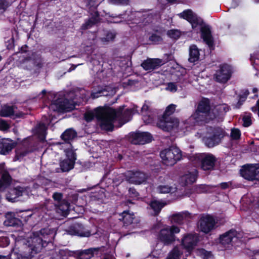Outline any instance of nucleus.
<instances>
[{"instance_id": "obj_1", "label": "nucleus", "mask_w": 259, "mask_h": 259, "mask_svg": "<svg viewBox=\"0 0 259 259\" xmlns=\"http://www.w3.org/2000/svg\"><path fill=\"white\" fill-rule=\"evenodd\" d=\"M54 236L53 231L48 228L34 232L33 237L18 248V258H32L35 254L41 251L43 248L52 244Z\"/></svg>"}, {"instance_id": "obj_2", "label": "nucleus", "mask_w": 259, "mask_h": 259, "mask_svg": "<svg viewBox=\"0 0 259 259\" xmlns=\"http://www.w3.org/2000/svg\"><path fill=\"white\" fill-rule=\"evenodd\" d=\"M192 116L195 122L199 124L208 123L217 117L213 110L211 111L210 102L208 98H203L199 102Z\"/></svg>"}, {"instance_id": "obj_3", "label": "nucleus", "mask_w": 259, "mask_h": 259, "mask_svg": "<svg viewBox=\"0 0 259 259\" xmlns=\"http://www.w3.org/2000/svg\"><path fill=\"white\" fill-rule=\"evenodd\" d=\"M176 110V105H168L161 116L157 118L156 126L164 132H170L177 128L179 125V120L176 118L171 117Z\"/></svg>"}, {"instance_id": "obj_4", "label": "nucleus", "mask_w": 259, "mask_h": 259, "mask_svg": "<svg viewBox=\"0 0 259 259\" xmlns=\"http://www.w3.org/2000/svg\"><path fill=\"white\" fill-rule=\"evenodd\" d=\"M124 105L119 106L116 109L108 107L107 108L108 120L111 121L112 127L111 130H108V132H112L114 130V121L118 119L119 121V127L124 124L130 121L134 113V109L132 108H127L124 110Z\"/></svg>"}, {"instance_id": "obj_5", "label": "nucleus", "mask_w": 259, "mask_h": 259, "mask_svg": "<svg viewBox=\"0 0 259 259\" xmlns=\"http://www.w3.org/2000/svg\"><path fill=\"white\" fill-rule=\"evenodd\" d=\"M107 108L99 107L96 108L94 112H87L84 114V118L87 122H90L95 117L101 128L108 132L112 130L111 121L108 120Z\"/></svg>"}, {"instance_id": "obj_6", "label": "nucleus", "mask_w": 259, "mask_h": 259, "mask_svg": "<svg viewBox=\"0 0 259 259\" xmlns=\"http://www.w3.org/2000/svg\"><path fill=\"white\" fill-rule=\"evenodd\" d=\"M207 135L204 138V141L206 146L209 148L219 145L225 137L229 136L225 129L219 126H209Z\"/></svg>"}, {"instance_id": "obj_7", "label": "nucleus", "mask_w": 259, "mask_h": 259, "mask_svg": "<svg viewBox=\"0 0 259 259\" xmlns=\"http://www.w3.org/2000/svg\"><path fill=\"white\" fill-rule=\"evenodd\" d=\"M160 156L164 164L167 166H172L182 158V152L180 149L175 146H170L162 150Z\"/></svg>"}, {"instance_id": "obj_8", "label": "nucleus", "mask_w": 259, "mask_h": 259, "mask_svg": "<svg viewBox=\"0 0 259 259\" xmlns=\"http://www.w3.org/2000/svg\"><path fill=\"white\" fill-rule=\"evenodd\" d=\"M180 228L175 225L166 227L161 229L158 235V239L160 242L165 245L171 244L176 240L175 234L179 233Z\"/></svg>"}, {"instance_id": "obj_9", "label": "nucleus", "mask_w": 259, "mask_h": 259, "mask_svg": "<svg viewBox=\"0 0 259 259\" xmlns=\"http://www.w3.org/2000/svg\"><path fill=\"white\" fill-rule=\"evenodd\" d=\"M164 56L166 58L163 59L148 58L142 62L141 66L145 71H151L158 69L171 60L170 54H165Z\"/></svg>"}, {"instance_id": "obj_10", "label": "nucleus", "mask_w": 259, "mask_h": 259, "mask_svg": "<svg viewBox=\"0 0 259 259\" xmlns=\"http://www.w3.org/2000/svg\"><path fill=\"white\" fill-rule=\"evenodd\" d=\"M63 194L61 192H55L52 198L55 203V209L57 213L63 217H66L69 213V203L65 199H63Z\"/></svg>"}, {"instance_id": "obj_11", "label": "nucleus", "mask_w": 259, "mask_h": 259, "mask_svg": "<svg viewBox=\"0 0 259 259\" xmlns=\"http://www.w3.org/2000/svg\"><path fill=\"white\" fill-rule=\"evenodd\" d=\"M198 240V237L195 234H187L183 237L180 245L183 249L186 250V256L191 254Z\"/></svg>"}, {"instance_id": "obj_12", "label": "nucleus", "mask_w": 259, "mask_h": 259, "mask_svg": "<svg viewBox=\"0 0 259 259\" xmlns=\"http://www.w3.org/2000/svg\"><path fill=\"white\" fill-rule=\"evenodd\" d=\"M67 234L81 237H89L92 235L90 230L86 229L84 226L80 223H74L69 226L66 230Z\"/></svg>"}, {"instance_id": "obj_13", "label": "nucleus", "mask_w": 259, "mask_h": 259, "mask_svg": "<svg viewBox=\"0 0 259 259\" xmlns=\"http://www.w3.org/2000/svg\"><path fill=\"white\" fill-rule=\"evenodd\" d=\"M129 138L131 143L135 145H143L150 143L153 139L152 135L148 132H142L139 131L130 133Z\"/></svg>"}, {"instance_id": "obj_14", "label": "nucleus", "mask_w": 259, "mask_h": 259, "mask_svg": "<svg viewBox=\"0 0 259 259\" xmlns=\"http://www.w3.org/2000/svg\"><path fill=\"white\" fill-rule=\"evenodd\" d=\"M216 223L214 218L210 214L203 215L199 222L200 231L204 234H208L215 229Z\"/></svg>"}, {"instance_id": "obj_15", "label": "nucleus", "mask_w": 259, "mask_h": 259, "mask_svg": "<svg viewBox=\"0 0 259 259\" xmlns=\"http://www.w3.org/2000/svg\"><path fill=\"white\" fill-rule=\"evenodd\" d=\"M232 69L230 65L223 64L220 65V68L215 74L214 78L216 81L220 83H226L232 76Z\"/></svg>"}, {"instance_id": "obj_16", "label": "nucleus", "mask_w": 259, "mask_h": 259, "mask_svg": "<svg viewBox=\"0 0 259 259\" xmlns=\"http://www.w3.org/2000/svg\"><path fill=\"white\" fill-rule=\"evenodd\" d=\"M51 106V108L55 106V110L61 112H69L75 108V105L73 103V101L67 98L58 99L54 101Z\"/></svg>"}, {"instance_id": "obj_17", "label": "nucleus", "mask_w": 259, "mask_h": 259, "mask_svg": "<svg viewBox=\"0 0 259 259\" xmlns=\"http://www.w3.org/2000/svg\"><path fill=\"white\" fill-rule=\"evenodd\" d=\"M240 174L245 179L249 181L259 180V168L251 164H246L240 170Z\"/></svg>"}, {"instance_id": "obj_18", "label": "nucleus", "mask_w": 259, "mask_h": 259, "mask_svg": "<svg viewBox=\"0 0 259 259\" xmlns=\"http://www.w3.org/2000/svg\"><path fill=\"white\" fill-rule=\"evenodd\" d=\"M201 37L210 50L214 49V41L212 35L211 27L208 25H204L200 28Z\"/></svg>"}, {"instance_id": "obj_19", "label": "nucleus", "mask_w": 259, "mask_h": 259, "mask_svg": "<svg viewBox=\"0 0 259 259\" xmlns=\"http://www.w3.org/2000/svg\"><path fill=\"white\" fill-rule=\"evenodd\" d=\"M126 178L129 183L136 185L141 184L147 180L146 174L139 170L128 171L126 175Z\"/></svg>"}, {"instance_id": "obj_20", "label": "nucleus", "mask_w": 259, "mask_h": 259, "mask_svg": "<svg viewBox=\"0 0 259 259\" xmlns=\"http://www.w3.org/2000/svg\"><path fill=\"white\" fill-rule=\"evenodd\" d=\"M104 246L91 247L87 249L81 250L78 252L77 256L78 259H91L95 256H98L102 254Z\"/></svg>"}, {"instance_id": "obj_21", "label": "nucleus", "mask_w": 259, "mask_h": 259, "mask_svg": "<svg viewBox=\"0 0 259 259\" xmlns=\"http://www.w3.org/2000/svg\"><path fill=\"white\" fill-rule=\"evenodd\" d=\"M66 156L68 158L60 162V166L63 172L69 171L73 169L76 159V153L74 152H67Z\"/></svg>"}, {"instance_id": "obj_22", "label": "nucleus", "mask_w": 259, "mask_h": 259, "mask_svg": "<svg viewBox=\"0 0 259 259\" xmlns=\"http://www.w3.org/2000/svg\"><path fill=\"white\" fill-rule=\"evenodd\" d=\"M0 190L5 191L8 188L12 182V178L9 171L5 169V164H0Z\"/></svg>"}, {"instance_id": "obj_23", "label": "nucleus", "mask_w": 259, "mask_h": 259, "mask_svg": "<svg viewBox=\"0 0 259 259\" xmlns=\"http://www.w3.org/2000/svg\"><path fill=\"white\" fill-rule=\"evenodd\" d=\"M216 161L215 157L212 154H204L201 160V169L205 171L213 170Z\"/></svg>"}, {"instance_id": "obj_24", "label": "nucleus", "mask_w": 259, "mask_h": 259, "mask_svg": "<svg viewBox=\"0 0 259 259\" xmlns=\"http://www.w3.org/2000/svg\"><path fill=\"white\" fill-rule=\"evenodd\" d=\"M24 191V188L20 186L10 189L6 194V199L9 202H15L17 201L18 197L22 196Z\"/></svg>"}, {"instance_id": "obj_25", "label": "nucleus", "mask_w": 259, "mask_h": 259, "mask_svg": "<svg viewBox=\"0 0 259 259\" xmlns=\"http://www.w3.org/2000/svg\"><path fill=\"white\" fill-rule=\"evenodd\" d=\"M6 220L4 224L6 226L13 227L16 228H21L23 226L22 221L15 217V214L12 212L8 213L6 215Z\"/></svg>"}, {"instance_id": "obj_26", "label": "nucleus", "mask_w": 259, "mask_h": 259, "mask_svg": "<svg viewBox=\"0 0 259 259\" xmlns=\"http://www.w3.org/2000/svg\"><path fill=\"white\" fill-rule=\"evenodd\" d=\"M16 143L10 139H0V153L6 155L15 147Z\"/></svg>"}, {"instance_id": "obj_27", "label": "nucleus", "mask_w": 259, "mask_h": 259, "mask_svg": "<svg viewBox=\"0 0 259 259\" xmlns=\"http://www.w3.org/2000/svg\"><path fill=\"white\" fill-rule=\"evenodd\" d=\"M236 235V231L235 229H232L220 236V242L223 245H228L231 243L233 239Z\"/></svg>"}, {"instance_id": "obj_28", "label": "nucleus", "mask_w": 259, "mask_h": 259, "mask_svg": "<svg viewBox=\"0 0 259 259\" xmlns=\"http://www.w3.org/2000/svg\"><path fill=\"white\" fill-rule=\"evenodd\" d=\"M119 220L122 222L124 226H128L131 225L135 218L133 212L131 213L130 210H124L119 214Z\"/></svg>"}, {"instance_id": "obj_29", "label": "nucleus", "mask_w": 259, "mask_h": 259, "mask_svg": "<svg viewBox=\"0 0 259 259\" xmlns=\"http://www.w3.org/2000/svg\"><path fill=\"white\" fill-rule=\"evenodd\" d=\"M25 57L24 61H33L34 65L38 68H41L43 66V62L40 56L37 55L35 52H31V54Z\"/></svg>"}, {"instance_id": "obj_30", "label": "nucleus", "mask_w": 259, "mask_h": 259, "mask_svg": "<svg viewBox=\"0 0 259 259\" xmlns=\"http://www.w3.org/2000/svg\"><path fill=\"white\" fill-rule=\"evenodd\" d=\"M47 127L44 123H39L33 130V134L38 136L41 140H44L46 137Z\"/></svg>"}, {"instance_id": "obj_31", "label": "nucleus", "mask_w": 259, "mask_h": 259, "mask_svg": "<svg viewBox=\"0 0 259 259\" xmlns=\"http://www.w3.org/2000/svg\"><path fill=\"white\" fill-rule=\"evenodd\" d=\"M99 12L97 11L95 12V15L94 16L89 18L87 21L85 22V23L82 24L80 29L82 30H85L92 27L99 22Z\"/></svg>"}, {"instance_id": "obj_32", "label": "nucleus", "mask_w": 259, "mask_h": 259, "mask_svg": "<svg viewBox=\"0 0 259 259\" xmlns=\"http://www.w3.org/2000/svg\"><path fill=\"white\" fill-rule=\"evenodd\" d=\"M199 50L195 45H191L189 47V58L188 60L191 63H194L199 59Z\"/></svg>"}, {"instance_id": "obj_33", "label": "nucleus", "mask_w": 259, "mask_h": 259, "mask_svg": "<svg viewBox=\"0 0 259 259\" xmlns=\"http://www.w3.org/2000/svg\"><path fill=\"white\" fill-rule=\"evenodd\" d=\"M77 137L76 132L73 128H68L65 130L61 135V139L65 143H69L70 141L72 140Z\"/></svg>"}, {"instance_id": "obj_34", "label": "nucleus", "mask_w": 259, "mask_h": 259, "mask_svg": "<svg viewBox=\"0 0 259 259\" xmlns=\"http://www.w3.org/2000/svg\"><path fill=\"white\" fill-rule=\"evenodd\" d=\"M109 87L108 86L99 87L98 90L92 93L91 96L94 99L101 96H107L109 95Z\"/></svg>"}, {"instance_id": "obj_35", "label": "nucleus", "mask_w": 259, "mask_h": 259, "mask_svg": "<svg viewBox=\"0 0 259 259\" xmlns=\"http://www.w3.org/2000/svg\"><path fill=\"white\" fill-rule=\"evenodd\" d=\"M198 177V171L195 169L193 171L189 172L184 176L186 185H191L196 182Z\"/></svg>"}, {"instance_id": "obj_36", "label": "nucleus", "mask_w": 259, "mask_h": 259, "mask_svg": "<svg viewBox=\"0 0 259 259\" xmlns=\"http://www.w3.org/2000/svg\"><path fill=\"white\" fill-rule=\"evenodd\" d=\"M157 113L155 111H152L151 112H149L145 114H143L142 119L146 124H156V120L157 119L156 116Z\"/></svg>"}, {"instance_id": "obj_37", "label": "nucleus", "mask_w": 259, "mask_h": 259, "mask_svg": "<svg viewBox=\"0 0 259 259\" xmlns=\"http://www.w3.org/2000/svg\"><path fill=\"white\" fill-rule=\"evenodd\" d=\"M154 31L155 33H149L148 40L154 45L160 44L163 41L161 31L158 30H154Z\"/></svg>"}, {"instance_id": "obj_38", "label": "nucleus", "mask_w": 259, "mask_h": 259, "mask_svg": "<svg viewBox=\"0 0 259 259\" xmlns=\"http://www.w3.org/2000/svg\"><path fill=\"white\" fill-rule=\"evenodd\" d=\"M184 214H185V217H188L190 215V213L186 211L183 214L179 213L176 214H174L171 216V222L172 223L179 224V225H182L183 224L184 221Z\"/></svg>"}, {"instance_id": "obj_39", "label": "nucleus", "mask_w": 259, "mask_h": 259, "mask_svg": "<svg viewBox=\"0 0 259 259\" xmlns=\"http://www.w3.org/2000/svg\"><path fill=\"white\" fill-rule=\"evenodd\" d=\"M164 205V203L157 200L152 201L150 204V207L154 211V216H157L159 214Z\"/></svg>"}, {"instance_id": "obj_40", "label": "nucleus", "mask_w": 259, "mask_h": 259, "mask_svg": "<svg viewBox=\"0 0 259 259\" xmlns=\"http://www.w3.org/2000/svg\"><path fill=\"white\" fill-rule=\"evenodd\" d=\"M0 115L2 117H11L15 115L13 106H5L1 111Z\"/></svg>"}, {"instance_id": "obj_41", "label": "nucleus", "mask_w": 259, "mask_h": 259, "mask_svg": "<svg viewBox=\"0 0 259 259\" xmlns=\"http://www.w3.org/2000/svg\"><path fill=\"white\" fill-rule=\"evenodd\" d=\"M189 23L191 24L192 28L193 29H195L198 26H200L201 27L205 25L203 20L196 14Z\"/></svg>"}, {"instance_id": "obj_42", "label": "nucleus", "mask_w": 259, "mask_h": 259, "mask_svg": "<svg viewBox=\"0 0 259 259\" xmlns=\"http://www.w3.org/2000/svg\"><path fill=\"white\" fill-rule=\"evenodd\" d=\"M195 14L191 9H187L180 14V16L183 19L190 22L195 16Z\"/></svg>"}, {"instance_id": "obj_43", "label": "nucleus", "mask_w": 259, "mask_h": 259, "mask_svg": "<svg viewBox=\"0 0 259 259\" xmlns=\"http://www.w3.org/2000/svg\"><path fill=\"white\" fill-rule=\"evenodd\" d=\"M249 92L248 90H245L242 94L238 96V101L235 105V108L236 109H239L242 105L243 103L246 100Z\"/></svg>"}, {"instance_id": "obj_44", "label": "nucleus", "mask_w": 259, "mask_h": 259, "mask_svg": "<svg viewBox=\"0 0 259 259\" xmlns=\"http://www.w3.org/2000/svg\"><path fill=\"white\" fill-rule=\"evenodd\" d=\"M183 254L177 246H175L168 254L166 259H179Z\"/></svg>"}, {"instance_id": "obj_45", "label": "nucleus", "mask_w": 259, "mask_h": 259, "mask_svg": "<svg viewBox=\"0 0 259 259\" xmlns=\"http://www.w3.org/2000/svg\"><path fill=\"white\" fill-rule=\"evenodd\" d=\"M252 114L250 112H245V115L242 117V120L243 121L242 125L244 127L250 126L252 122L251 120Z\"/></svg>"}, {"instance_id": "obj_46", "label": "nucleus", "mask_w": 259, "mask_h": 259, "mask_svg": "<svg viewBox=\"0 0 259 259\" xmlns=\"http://www.w3.org/2000/svg\"><path fill=\"white\" fill-rule=\"evenodd\" d=\"M241 135V131L237 128H232L231 130L230 138L232 140H238Z\"/></svg>"}, {"instance_id": "obj_47", "label": "nucleus", "mask_w": 259, "mask_h": 259, "mask_svg": "<svg viewBox=\"0 0 259 259\" xmlns=\"http://www.w3.org/2000/svg\"><path fill=\"white\" fill-rule=\"evenodd\" d=\"M167 35L171 38L178 39L181 35V32L177 29H170L167 32Z\"/></svg>"}, {"instance_id": "obj_48", "label": "nucleus", "mask_w": 259, "mask_h": 259, "mask_svg": "<svg viewBox=\"0 0 259 259\" xmlns=\"http://www.w3.org/2000/svg\"><path fill=\"white\" fill-rule=\"evenodd\" d=\"M10 6L8 0H0V13H4Z\"/></svg>"}, {"instance_id": "obj_49", "label": "nucleus", "mask_w": 259, "mask_h": 259, "mask_svg": "<svg viewBox=\"0 0 259 259\" xmlns=\"http://www.w3.org/2000/svg\"><path fill=\"white\" fill-rule=\"evenodd\" d=\"M10 240L7 236L0 237V247H5L8 246L10 244Z\"/></svg>"}, {"instance_id": "obj_50", "label": "nucleus", "mask_w": 259, "mask_h": 259, "mask_svg": "<svg viewBox=\"0 0 259 259\" xmlns=\"http://www.w3.org/2000/svg\"><path fill=\"white\" fill-rule=\"evenodd\" d=\"M128 194L130 197L135 198H138L139 196V193L134 187H131L128 189Z\"/></svg>"}, {"instance_id": "obj_51", "label": "nucleus", "mask_w": 259, "mask_h": 259, "mask_svg": "<svg viewBox=\"0 0 259 259\" xmlns=\"http://www.w3.org/2000/svg\"><path fill=\"white\" fill-rule=\"evenodd\" d=\"M27 211H24L19 215V217H21V220L23 222H27L28 221L29 218L31 217L32 214H27Z\"/></svg>"}, {"instance_id": "obj_52", "label": "nucleus", "mask_w": 259, "mask_h": 259, "mask_svg": "<svg viewBox=\"0 0 259 259\" xmlns=\"http://www.w3.org/2000/svg\"><path fill=\"white\" fill-rule=\"evenodd\" d=\"M10 128V125L4 120H0V130L6 131Z\"/></svg>"}, {"instance_id": "obj_53", "label": "nucleus", "mask_w": 259, "mask_h": 259, "mask_svg": "<svg viewBox=\"0 0 259 259\" xmlns=\"http://www.w3.org/2000/svg\"><path fill=\"white\" fill-rule=\"evenodd\" d=\"M14 42L15 40L13 37L11 38L6 42V47L8 50H12L14 48Z\"/></svg>"}, {"instance_id": "obj_54", "label": "nucleus", "mask_w": 259, "mask_h": 259, "mask_svg": "<svg viewBox=\"0 0 259 259\" xmlns=\"http://www.w3.org/2000/svg\"><path fill=\"white\" fill-rule=\"evenodd\" d=\"M158 190L161 193H169L170 191V188L166 186H159L158 187Z\"/></svg>"}, {"instance_id": "obj_55", "label": "nucleus", "mask_w": 259, "mask_h": 259, "mask_svg": "<svg viewBox=\"0 0 259 259\" xmlns=\"http://www.w3.org/2000/svg\"><path fill=\"white\" fill-rule=\"evenodd\" d=\"M130 0H111V2L114 4L127 5L129 3Z\"/></svg>"}, {"instance_id": "obj_56", "label": "nucleus", "mask_w": 259, "mask_h": 259, "mask_svg": "<svg viewBox=\"0 0 259 259\" xmlns=\"http://www.w3.org/2000/svg\"><path fill=\"white\" fill-rule=\"evenodd\" d=\"M152 111H151V110L149 109V107L145 104H144L142 107L141 108V113L143 116V114H145L146 113L151 112Z\"/></svg>"}, {"instance_id": "obj_57", "label": "nucleus", "mask_w": 259, "mask_h": 259, "mask_svg": "<svg viewBox=\"0 0 259 259\" xmlns=\"http://www.w3.org/2000/svg\"><path fill=\"white\" fill-rule=\"evenodd\" d=\"M28 47L27 45H23L22 46L20 49V51H19V52L21 53H28L27 56H28L29 54H31V53L32 52V51H29L28 50Z\"/></svg>"}, {"instance_id": "obj_58", "label": "nucleus", "mask_w": 259, "mask_h": 259, "mask_svg": "<svg viewBox=\"0 0 259 259\" xmlns=\"http://www.w3.org/2000/svg\"><path fill=\"white\" fill-rule=\"evenodd\" d=\"M106 39L107 41L112 40L114 39L115 37V34L111 32V31H108L106 33Z\"/></svg>"}, {"instance_id": "obj_59", "label": "nucleus", "mask_w": 259, "mask_h": 259, "mask_svg": "<svg viewBox=\"0 0 259 259\" xmlns=\"http://www.w3.org/2000/svg\"><path fill=\"white\" fill-rule=\"evenodd\" d=\"M168 88L171 92H176L177 90V86L175 82L168 83Z\"/></svg>"}, {"instance_id": "obj_60", "label": "nucleus", "mask_w": 259, "mask_h": 259, "mask_svg": "<svg viewBox=\"0 0 259 259\" xmlns=\"http://www.w3.org/2000/svg\"><path fill=\"white\" fill-rule=\"evenodd\" d=\"M220 187L222 189L225 190L229 187V184L227 182H223L220 184Z\"/></svg>"}, {"instance_id": "obj_61", "label": "nucleus", "mask_w": 259, "mask_h": 259, "mask_svg": "<svg viewBox=\"0 0 259 259\" xmlns=\"http://www.w3.org/2000/svg\"><path fill=\"white\" fill-rule=\"evenodd\" d=\"M251 110L253 112H256L257 111V113H258V108L256 104L255 106L252 107L251 108Z\"/></svg>"}, {"instance_id": "obj_62", "label": "nucleus", "mask_w": 259, "mask_h": 259, "mask_svg": "<svg viewBox=\"0 0 259 259\" xmlns=\"http://www.w3.org/2000/svg\"><path fill=\"white\" fill-rule=\"evenodd\" d=\"M97 0H89V5L91 6V7H94L95 6L96 2Z\"/></svg>"}, {"instance_id": "obj_63", "label": "nucleus", "mask_w": 259, "mask_h": 259, "mask_svg": "<svg viewBox=\"0 0 259 259\" xmlns=\"http://www.w3.org/2000/svg\"><path fill=\"white\" fill-rule=\"evenodd\" d=\"M250 60V62H251V65L252 66H253V67L254 68H255V66L254 65V64H255V60H254L255 58L252 55H251Z\"/></svg>"}, {"instance_id": "obj_64", "label": "nucleus", "mask_w": 259, "mask_h": 259, "mask_svg": "<svg viewBox=\"0 0 259 259\" xmlns=\"http://www.w3.org/2000/svg\"><path fill=\"white\" fill-rule=\"evenodd\" d=\"M0 259H8V257L6 255H0Z\"/></svg>"}]
</instances>
